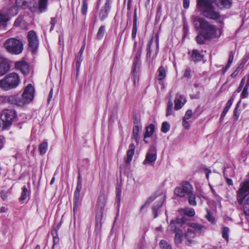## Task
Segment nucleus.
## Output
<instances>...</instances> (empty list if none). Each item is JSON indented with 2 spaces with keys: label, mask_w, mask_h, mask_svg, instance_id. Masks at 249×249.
<instances>
[{
  "label": "nucleus",
  "mask_w": 249,
  "mask_h": 249,
  "mask_svg": "<svg viewBox=\"0 0 249 249\" xmlns=\"http://www.w3.org/2000/svg\"><path fill=\"white\" fill-rule=\"evenodd\" d=\"M214 2L221 8H229L232 5V0H197L196 7L205 18L217 20L221 16Z\"/></svg>",
  "instance_id": "1"
},
{
  "label": "nucleus",
  "mask_w": 249,
  "mask_h": 249,
  "mask_svg": "<svg viewBox=\"0 0 249 249\" xmlns=\"http://www.w3.org/2000/svg\"><path fill=\"white\" fill-rule=\"evenodd\" d=\"M192 22L196 31H201L209 39L219 37L221 35L220 29L214 25L210 23L204 18L199 16L193 15L191 17Z\"/></svg>",
  "instance_id": "2"
},
{
  "label": "nucleus",
  "mask_w": 249,
  "mask_h": 249,
  "mask_svg": "<svg viewBox=\"0 0 249 249\" xmlns=\"http://www.w3.org/2000/svg\"><path fill=\"white\" fill-rule=\"evenodd\" d=\"M20 82L19 75L16 72H11L0 80V87L4 90H9L17 88Z\"/></svg>",
  "instance_id": "3"
},
{
  "label": "nucleus",
  "mask_w": 249,
  "mask_h": 249,
  "mask_svg": "<svg viewBox=\"0 0 249 249\" xmlns=\"http://www.w3.org/2000/svg\"><path fill=\"white\" fill-rule=\"evenodd\" d=\"M4 47L8 53L12 54H20L23 50L22 40L15 37H11L6 40Z\"/></svg>",
  "instance_id": "4"
},
{
  "label": "nucleus",
  "mask_w": 249,
  "mask_h": 249,
  "mask_svg": "<svg viewBox=\"0 0 249 249\" xmlns=\"http://www.w3.org/2000/svg\"><path fill=\"white\" fill-rule=\"evenodd\" d=\"M183 224V220L181 218H178L175 220L171 221L168 226V230L175 233L174 241L177 244H180L183 240V232L180 229Z\"/></svg>",
  "instance_id": "5"
},
{
  "label": "nucleus",
  "mask_w": 249,
  "mask_h": 249,
  "mask_svg": "<svg viewBox=\"0 0 249 249\" xmlns=\"http://www.w3.org/2000/svg\"><path fill=\"white\" fill-rule=\"evenodd\" d=\"M0 119L2 122L3 129L10 126L16 117V113L13 109H4L0 114Z\"/></svg>",
  "instance_id": "6"
},
{
  "label": "nucleus",
  "mask_w": 249,
  "mask_h": 249,
  "mask_svg": "<svg viewBox=\"0 0 249 249\" xmlns=\"http://www.w3.org/2000/svg\"><path fill=\"white\" fill-rule=\"evenodd\" d=\"M174 193L176 195L180 197H186L193 193V188L188 181H184L180 186L175 188Z\"/></svg>",
  "instance_id": "7"
},
{
  "label": "nucleus",
  "mask_w": 249,
  "mask_h": 249,
  "mask_svg": "<svg viewBox=\"0 0 249 249\" xmlns=\"http://www.w3.org/2000/svg\"><path fill=\"white\" fill-rule=\"evenodd\" d=\"M34 87L30 84H28L20 97L22 102H19V104L24 106L31 102L34 98Z\"/></svg>",
  "instance_id": "8"
},
{
  "label": "nucleus",
  "mask_w": 249,
  "mask_h": 249,
  "mask_svg": "<svg viewBox=\"0 0 249 249\" xmlns=\"http://www.w3.org/2000/svg\"><path fill=\"white\" fill-rule=\"evenodd\" d=\"M28 41L29 50L32 53H35L38 46V40L35 31H30L28 33Z\"/></svg>",
  "instance_id": "9"
},
{
  "label": "nucleus",
  "mask_w": 249,
  "mask_h": 249,
  "mask_svg": "<svg viewBox=\"0 0 249 249\" xmlns=\"http://www.w3.org/2000/svg\"><path fill=\"white\" fill-rule=\"evenodd\" d=\"M157 159V149L155 145L150 146L149 149L146 155L145 159L143 161V164H150L155 161Z\"/></svg>",
  "instance_id": "10"
},
{
  "label": "nucleus",
  "mask_w": 249,
  "mask_h": 249,
  "mask_svg": "<svg viewBox=\"0 0 249 249\" xmlns=\"http://www.w3.org/2000/svg\"><path fill=\"white\" fill-rule=\"evenodd\" d=\"M15 67L17 70L20 71L24 75L28 74L30 72L29 65L24 60L16 62L15 64Z\"/></svg>",
  "instance_id": "11"
},
{
  "label": "nucleus",
  "mask_w": 249,
  "mask_h": 249,
  "mask_svg": "<svg viewBox=\"0 0 249 249\" xmlns=\"http://www.w3.org/2000/svg\"><path fill=\"white\" fill-rule=\"evenodd\" d=\"M82 189V183H77L76 188L74 192L73 199V212L77 210L79 204L80 194Z\"/></svg>",
  "instance_id": "12"
},
{
  "label": "nucleus",
  "mask_w": 249,
  "mask_h": 249,
  "mask_svg": "<svg viewBox=\"0 0 249 249\" xmlns=\"http://www.w3.org/2000/svg\"><path fill=\"white\" fill-rule=\"evenodd\" d=\"M10 65L8 60L1 58L0 60V76L4 75L10 70Z\"/></svg>",
  "instance_id": "13"
},
{
  "label": "nucleus",
  "mask_w": 249,
  "mask_h": 249,
  "mask_svg": "<svg viewBox=\"0 0 249 249\" xmlns=\"http://www.w3.org/2000/svg\"><path fill=\"white\" fill-rule=\"evenodd\" d=\"M186 97L183 95H177V97L175 99V109L179 110L183 106L186 102Z\"/></svg>",
  "instance_id": "14"
},
{
  "label": "nucleus",
  "mask_w": 249,
  "mask_h": 249,
  "mask_svg": "<svg viewBox=\"0 0 249 249\" xmlns=\"http://www.w3.org/2000/svg\"><path fill=\"white\" fill-rule=\"evenodd\" d=\"M196 236V232L191 229H188L185 233L184 237L186 240L185 244L187 246H190L194 243L193 239Z\"/></svg>",
  "instance_id": "15"
},
{
  "label": "nucleus",
  "mask_w": 249,
  "mask_h": 249,
  "mask_svg": "<svg viewBox=\"0 0 249 249\" xmlns=\"http://www.w3.org/2000/svg\"><path fill=\"white\" fill-rule=\"evenodd\" d=\"M249 191V180L245 181L240 189L239 198V199H244L248 195L246 193Z\"/></svg>",
  "instance_id": "16"
},
{
  "label": "nucleus",
  "mask_w": 249,
  "mask_h": 249,
  "mask_svg": "<svg viewBox=\"0 0 249 249\" xmlns=\"http://www.w3.org/2000/svg\"><path fill=\"white\" fill-rule=\"evenodd\" d=\"M48 4V0H39L38 5L34 6V11H38L40 13L45 12Z\"/></svg>",
  "instance_id": "17"
},
{
  "label": "nucleus",
  "mask_w": 249,
  "mask_h": 249,
  "mask_svg": "<svg viewBox=\"0 0 249 249\" xmlns=\"http://www.w3.org/2000/svg\"><path fill=\"white\" fill-rule=\"evenodd\" d=\"M106 196L105 195H101L98 197L96 209L101 213L104 209L106 203Z\"/></svg>",
  "instance_id": "18"
},
{
  "label": "nucleus",
  "mask_w": 249,
  "mask_h": 249,
  "mask_svg": "<svg viewBox=\"0 0 249 249\" xmlns=\"http://www.w3.org/2000/svg\"><path fill=\"white\" fill-rule=\"evenodd\" d=\"M16 6L13 7V9L15 11V15L17 14L18 8L25 9L29 6L28 2L26 0H16Z\"/></svg>",
  "instance_id": "19"
},
{
  "label": "nucleus",
  "mask_w": 249,
  "mask_h": 249,
  "mask_svg": "<svg viewBox=\"0 0 249 249\" xmlns=\"http://www.w3.org/2000/svg\"><path fill=\"white\" fill-rule=\"evenodd\" d=\"M7 103L11 104L16 105L18 106H23V105L19 104V102H22L20 97L16 95L7 96Z\"/></svg>",
  "instance_id": "20"
},
{
  "label": "nucleus",
  "mask_w": 249,
  "mask_h": 249,
  "mask_svg": "<svg viewBox=\"0 0 249 249\" xmlns=\"http://www.w3.org/2000/svg\"><path fill=\"white\" fill-rule=\"evenodd\" d=\"M203 55L199 51L197 50H193L191 53V60L195 63L200 61Z\"/></svg>",
  "instance_id": "21"
},
{
  "label": "nucleus",
  "mask_w": 249,
  "mask_h": 249,
  "mask_svg": "<svg viewBox=\"0 0 249 249\" xmlns=\"http://www.w3.org/2000/svg\"><path fill=\"white\" fill-rule=\"evenodd\" d=\"M135 149V146L133 143H131L129 145V149L127 151L126 155H127V159L126 160L125 162L126 163H129L132 160L133 156L134 154Z\"/></svg>",
  "instance_id": "22"
},
{
  "label": "nucleus",
  "mask_w": 249,
  "mask_h": 249,
  "mask_svg": "<svg viewBox=\"0 0 249 249\" xmlns=\"http://www.w3.org/2000/svg\"><path fill=\"white\" fill-rule=\"evenodd\" d=\"M190 226L195 231V232L199 234L204 232L206 229L205 227L197 223H192Z\"/></svg>",
  "instance_id": "23"
},
{
  "label": "nucleus",
  "mask_w": 249,
  "mask_h": 249,
  "mask_svg": "<svg viewBox=\"0 0 249 249\" xmlns=\"http://www.w3.org/2000/svg\"><path fill=\"white\" fill-rule=\"evenodd\" d=\"M199 33L196 37V41L197 43L199 45L204 44L206 41L210 39L205 36V35L201 31V30H199Z\"/></svg>",
  "instance_id": "24"
},
{
  "label": "nucleus",
  "mask_w": 249,
  "mask_h": 249,
  "mask_svg": "<svg viewBox=\"0 0 249 249\" xmlns=\"http://www.w3.org/2000/svg\"><path fill=\"white\" fill-rule=\"evenodd\" d=\"M9 19V16L7 14L0 12V28L2 26L5 28Z\"/></svg>",
  "instance_id": "25"
},
{
  "label": "nucleus",
  "mask_w": 249,
  "mask_h": 249,
  "mask_svg": "<svg viewBox=\"0 0 249 249\" xmlns=\"http://www.w3.org/2000/svg\"><path fill=\"white\" fill-rule=\"evenodd\" d=\"M163 202V199L162 198L160 199L157 204H155L152 208L153 213L154 214V218H156L158 216V210L161 207Z\"/></svg>",
  "instance_id": "26"
},
{
  "label": "nucleus",
  "mask_w": 249,
  "mask_h": 249,
  "mask_svg": "<svg viewBox=\"0 0 249 249\" xmlns=\"http://www.w3.org/2000/svg\"><path fill=\"white\" fill-rule=\"evenodd\" d=\"M157 79L160 81L162 80L166 75V71L163 66H160L158 70Z\"/></svg>",
  "instance_id": "27"
},
{
  "label": "nucleus",
  "mask_w": 249,
  "mask_h": 249,
  "mask_svg": "<svg viewBox=\"0 0 249 249\" xmlns=\"http://www.w3.org/2000/svg\"><path fill=\"white\" fill-rule=\"evenodd\" d=\"M152 43H153V39H151L148 43L147 47H146V60L147 62H148L149 63H150V62L151 61V54H152V51L151 49V47Z\"/></svg>",
  "instance_id": "28"
},
{
  "label": "nucleus",
  "mask_w": 249,
  "mask_h": 249,
  "mask_svg": "<svg viewBox=\"0 0 249 249\" xmlns=\"http://www.w3.org/2000/svg\"><path fill=\"white\" fill-rule=\"evenodd\" d=\"M155 131V126L153 124H151L146 127V131L145 132V138L150 137L153 135Z\"/></svg>",
  "instance_id": "29"
},
{
  "label": "nucleus",
  "mask_w": 249,
  "mask_h": 249,
  "mask_svg": "<svg viewBox=\"0 0 249 249\" xmlns=\"http://www.w3.org/2000/svg\"><path fill=\"white\" fill-rule=\"evenodd\" d=\"M232 97L230 98V99L227 102L226 105L221 115L220 119H223L226 115V113L228 112L229 108L231 107L232 104Z\"/></svg>",
  "instance_id": "30"
},
{
  "label": "nucleus",
  "mask_w": 249,
  "mask_h": 249,
  "mask_svg": "<svg viewBox=\"0 0 249 249\" xmlns=\"http://www.w3.org/2000/svg\"><path fill=\"white\" fill-rule=\"evenodd\" d=\"M48 142L44 141L39 145V151L40 155H44L47 152L48 149Z\"/></svg>",
  "instance_id": "31"
},
{
  "label": "nucleus",
  "mask_w": 249,
  "mask_h": 249,
  "mask_svg": "<svg viewBox=\"0 0 249 249\" xmlns=\"http://www.w3.org/2000/svg\"><path fill=\"white\" fill-rule=\"evenodd\" d=\"M106 32L105 26L104 25L101 26L98 29L97 35L96 38L97 40H101L104 35Z\"/></svg>",
  "instance_id": "32"
},
{
  "label": "nucleus",
  "mask_w": 249,
  "mask_h": 249,
  "mask_svg": "<svg viewBox=\"0 0 249 249\" xmlns=\"http://www.w3.org/2000/svg\"><path fill=\"white\" fill-rule=\"evenodd\" d=\"M83 60L82 55L80 54H77L76 57V74L77 75L79 73L81 63Z\"/></svg>",
  "instance_id": "33"
},
{
  "label": "nucleus",
  "mask_w": 249,
  "mask_h": 249,
  "mask_svg": "<svg viewBox=\"0 0 249 249\" xmlns=\"http://www.w3.org/2000/svg\"><path fill=\"white\" fill-rule=\"evenodd\" d=\"M246 197V198L244 199L245 200L244 202L243 208L245 213L249 215V195Z\"/></svg>",
  "instance_id": "34"
},
{
  "label": "nucleus",
  "mask_w": 249,
  "mask_h": 249,
  "mask_svg": "<svg viewBox=\"0 0 249 249\" xmlns=\"http://www.w3.org/2000/svg\"><path fill=\"white\" fill-rule=\"evenodd\" d=\"M249 87V74H248V79L245 86L243 88L241 95L243 98L247 97L248 95V87Z\"/></svg>",
  "instance_id": "35"
},
{
  "label": "nucleus",
  "mask_w": 249,
  "mask_h": 249,
  "mask_svg": "<svg viewBox=\"0 0 249 249\" xmlns=\"http://www.w3.org/2000/svg\"><path fill=\"white\" fill-rule=\"evenodd\" d=\"M22 191L20 197L19 198V201L21 202L24 200L28 196V189L26 186H24L22 188Z\"/></svg>",
  "instance_id": "36"
},
{
  "label": "nucleus",
  "mask_w": 249,
  "mask_h": 249,
  "mask_svg": "<svg viewBox=\"0 0 249 249\" xmlns=\"http://www.w3.org/2000/svg\"><path fill=\"white\" fill-rule=\"evenodd\" d=\"M109 11L101 8L99 12V18L102 21H104L108 16Z\"/></svg>",
  "instance_id": "37"
},
{
  "label": "nucleus",
  "mask_w": 249,
  "mask_h": 249,
  "mask_svg": "<svg viewBox=\"0 0 249 249\" xmlns=\"http://www.w3.org/2000/svg\"><path fill=\"white\" fill-rule=\"evenodd\" d=\"M140 131V128L138 125H134L133 129L132 137L137 141L139 139V132Z\"/></svg>",
  "instance_id": "38"
},
{
  "label": "nucleus",
  "mask_w": 249,
  "mask_h": 249,
  "mask_svg": "<svg viewBox=\"0 0 249 249\" xmlns=\"http://www.w3.org/2000/svg\"><path fill=\"white\" fill-rule=\"evenodd\" d=\"M222 237L226 241H228L230 230L228 227H224L221 230Z\"/></svg>",
  "instance_id": "39"
},
{
  "label": "nucleus",
  "mask_w": 249,
  "mask_h": 249,
  "mask_svg": "<svg viewBox=\"0 0 249 249\" xmlns=\"http://www.w3.org/2000/svg\"><path fill=\"white\" fill-rule=\"evenodd\" d=\"M183 213L189 216H193L195 214V210L192 208H186L183 210Z\"/></svg>",
  "instance_id": "40"
},
{
  "label": "nucleus",
  "mask_w": 249,
  "mask_h": 249,
  "mask_svg": "<svg viewBox=\"0 0 249 249\" xmlns=\"http://www.w3.org/2000/svg\"><path fill=\"white\" fill-rule=\"evenodd\" d=\"M116 201L118 202L119 205L121 198V194H122V190L121 187L120 186H117L116 187Z\"/></svg>",
  "instance_id": "41"
},
{
  "label": "nucleus",
  "mask_w": 249,
  "mask_h": 249,
  "mask_svg": "<svg viewBox=\"0 0 249 249\" xmlns=\"http://www.w3.org/2000/svg\"><path fill=\"white\" fill-rule=\"evenodd\" d=\"M173 114V103L170 100L168 102V105L166 108V116H170Z\"/></svg>",
  "instance_id": "42"
},
{
  "label": "nucleus",
  "mask_w": 249,
  "mask_h": 249,
  "mask_svg": "<svg viewBox=\"0 0 249 249\" xmlns=\"http://www.w3.org/2000/svg\"><path fill=\"white\" fill-rule=\"evenodd\" d=\"M187 196L188 197V201L190 205L193 206H196V196L193 193H192L191 195H188Z\"/></svg>",
  "instance_id": "43"
},
{
  "label": "nucleus",
  "mask_w": 249,
  "mask_h": 249,
  "mask_svg": "<svg viewBox=\"0 0 249 249\" xmlns=\"http://www.w3.org/2000/svg\"><path fill=\"white\" fill-rule=\"evenodd\" d=\"M160 247L161 249H172V247L170 245L163 240L160 241Z\"/></svg>",
  "instance_id": "44"
},
{
  "label": "nucleus",
  "mask_w": 249,
  "mask_h": 249,
  "mask_svg": "<svg viewBox=\"0 0 249 249\" xmlns=\"http://www.w3.org/2000/svg\"><path fill=\"white\" fill-rule=\"evenodd\" d=\"M170 125L169 124L166 122H164L162 124L161 131L163 133H167L170 129Z\"/></svg>",
  "instance_id": "45"
},
{
  "label": "nucleus",
  "mask_w": 249,
  "mask_h": 249,
  "mask_svg": "<svg viewBox=\"0 0 249 249\" xmlns=\"http://www.w3.org/2000/svg\"><path fill=\"white\" fill-rule=\"evenodd\" d=\"M88 0H83L82 1L81 13L83 15L86 14L88 9Z\"/></svg>",
  "instance_id": "46"
},
{
  "label": "nucleus",
  "mask_w": 249,
  "mask_h": 249,
  "mask_svg": "<svg viewBox=\"0 0 249 249\" xmlns=\"http://www.w3.org/2000/svg\"><path fill=\"white\" fill-rule=\"evenodd\" d=\"M10 193L9 190H2L0 192V196L3 201H6Z\"/></svg>",
  "instance_id": "47"
},
{
  "label": "nucleus",
  "mask_w": 249,
  "mask_h": 249,
  "mask_svg": "<svg viewBox=\"0 0 249 249\" xmlns=\"http://www.w3.org/2000/svg\"><path fill=\"white\" fill-rule=\"evenodd\" d=\"M136 63H134L133 64V68L132 70V75H131V79L132 81L134 82V84H135L136 83Z\"/></svg>",
  "instance_id": "48"
},
{
  "label": "nucleus",
  "mask_w": 249,
  "mask_h": 249,
  "mask_svg": "<svg viewBox=\"0 0 249 249\" xmlns=\"http://www.w3.org/2000/svg\"><path fill=\"white\" fill-rule=\"evenodd\" d=\"M155 197L154 196H151L148 197V198L146 200L145 203L142 205L141 208V210H142L144 207H145L147 205H149L150 203H151L155 199Z\"/></svg>",
  "instance_id": "49"
},
{
  "label": "nucleus",
  "mask_w": 249,
  "mask_h": 249,
  "mask_svg": "<svg viewBox=\"0 0 249 249\" xmlns=\"http://www.w3.org/2000/svg\"><path fill=\"white\" fill-rule=\"evenodd\" d=\"M205 218L212 223H213L215 221V218L212 213H211L208 210H207V214L205 215Z\"/></svg>",
  "instance_id": "50"
},
{
  "label": "nucleus",
  "mask_w": 249,
  "mask_h": 249,
  "mask_svg": "<svg viewBox=\"0 0 249 249\" xmlns=\"http://www.w3.org/2000/svg\"><path fill=\"white\" fill-rule=\"evenodd\" d=\"M137 32V24H133L132 30V37L134 40H135Z\"/></svg>",
  "instance_id": "51"
},
{
  "label": "nucleus",
  "mask_w": 249,
  "mask_h": 249,
  "mask_svg": "<svg viewBox=\"0 0 249 249\" xmlns=\"http://www.w3.org/2000/svg\"><path fill=\"white\" fill-rule=\"evenodd\" d=\"M191 72L192 71L191 69L188 68L187 69L185 70L184 73L183 74V76L188 79L191 78L192 77Z\"/></svg>",
  "instance_id": "52"
},
{
  "label": "nucleus",
  "mask_w": 249,
  "mask_h": 249,
  "mask_svg": "<svg viewBox=\"0 0 249 249\" xmlns=\"http://www.w3.org/2000/svg\"><path fill=\"white\" fill-rule=\"evenodd\" d=\"M233 54L232 53V52H231V54L230 55V56H229L228 62V63L227 64V65L226 66V68H225L226 70L230 68V67L231 65V63H232V61H233Z\"/></svg>",
  "instance_id": "53"
},
{
  "label": "nucleus",
  "mask_w": 249,
  "mask_h": 249,
  "mask_svg": "<svg viewBox=\"0 0 249 249\" xmlns=\"http://www.w3.org/2000/svg\"><path fill=\"white\" fill-rule=\"evenodd\" d=\"M193 113L191 109H188L186 111L184 116L183 117V120H188L192 116Z\"/></svg>",
  "instance_id": "54"
},
{
  "label": "nucleus",
  "mask_w": 249,
  "mask_h": 249,
  "mask_svg": "<svg viewBox=\"0 0 249 249\" xmlns=\"http://www.w3.org/2000/svg\"><path fill=\"white\" fill-rule=\"evenodd\" d=\"M57 19L56 18H52L50 21V25H51V28H50V32L53 30L54 26H55V24L56 22H57Z\"/></svg>",
  "instance_id": "55"
},
{
  "label": "nucleus",
  "mask_w": 249,
  "mask_h": 249,
  "mask_svg": "<svg viewBox=\"0 0 249 249\" xmlns=\"http://www.w3.org/2000/svg\"><path fill=\"white\" fill-rule=\"evenodd\" d=\"M110 3H111V0H106V2L105 5V6L104 7H102V8L109 11L110 9Z\"/></svg>",
  "instance_id": "56"
},
{
  "label": "nucleus",
  "mask_w": 249,
  "mask_h": 249,
  "mask_svg": "<svg viewBox=\"0 0 249 249\" xmlns=\"http://www.w3.org/2000/svg\"><path fill=\"white\" fill-rule=\"evenodd\" d=\"M245 77H244V78L242 79V80H241V83H240V85H239V87L237 88V90H236V91H237V92H238V93H239V92H240V91L242 90V89H243V86H244V83H245Z\"/></svg>",
  "instance_id": "57"
},
{
  "label": "nucleus",
  "mask_w": 249,
  "mask_h": 249,
  "mask_svg": "<svg viewBox=\"0 0 249 249\" xmlns=\"http://www.w3.org/2000/svg\"><path fill=\"white\" fill-rule=\"evenodd\" d=\"M240 103V102H239L236 106L235 110H234V120L235 119H237L238 118V117L239 116V113L238 111V108L239 107V104Z\"/></svg>",
  "instance_id": "58"
},
{
  "label": "nucleus",
  "mask_w": 249,
  "mask_h": 249,
  "mask_svg": "<svg viewBox=\"0 0 249 249\" xmlns=\"http://www.w3.org/2000/svg\"><path fill=\"white\" fill-rule=\"evenodd\" d=\"M7 96L0 95V105L7 103Z\"/></svg>",
  "instance_id": "59"
},
{
  "label": "nucleus",
  "mask_w": 249,
  "mask_h": 249,
  "mask_svg": "<svg viewBox=\"0 0 249 249\" xmlns=\"http://www.w3.org/2000/svg\"><path fill=\"white\" fill-rule=\"evenodd\" d=\"M190 0H183V7L184 9H188L189 7Z\"/></svg>",
  "instance_id": "60"
},
{
  "label": "nucleus",
  "mask_w": 249,
  "mask_h": 249,
  "mask_svg": "<svg viewBox=\"0 0 249 249\" xmlns=\"http://www.w3.org/2000/svg\"><path fill=\"white\" fill-rule=\"evenodd\" d=\"M182 125L185 128L188 129L190 127V124L187 121V120H183L182 122Z\"/></svg>",
  "instance_id": "61"
},
{
  "label": "nucleus",
  "mask_w": 249,
  "mask_h": 249,
  "mask_svg": "<svg viewBox=\"0 0 249 249\" xmlns=\"http://www.w3.org/2000/svg\"><path fill=\"white\" fill-rule=\"evenodd\" d=\"M59 238H55V239H53L52 249H54L55 246L57 245L59 243Z\"/></svg>",
  "instance_id": "62"
},
{
  "label": "nucleus",
  "mask_w": 249,
  "mask_h": 249,
  "mask_svg": "<svg viewBox=\"0 0 249 249\" xmlns=\"http://www.w3.org/2000/svg\"><path fill=\"white\" fill-rule=\"evenodd\" d=\"M53 89H51L50 91L49 96H48V97L47 99V101H48V103L50 102V101L53 97Z\"/></svg>",
  "instance_id": "63"
},
{
  "label": "nucleus",
  "mask_w": 249,
  "mask_h": 249,
  "mask_svg": "<svg viewBox=\"0 0 249 249\" xmlns=\"http://www.w3.org/2000/svg\"><path fill=\"white\" fill-rule=\"evenodd\" d=\"M52 236L53 237V239H55V238H59L58 236V231H57L53 230L52 231Z\"/></svg>",
  "instance_id": "64"
}]
</instances>
